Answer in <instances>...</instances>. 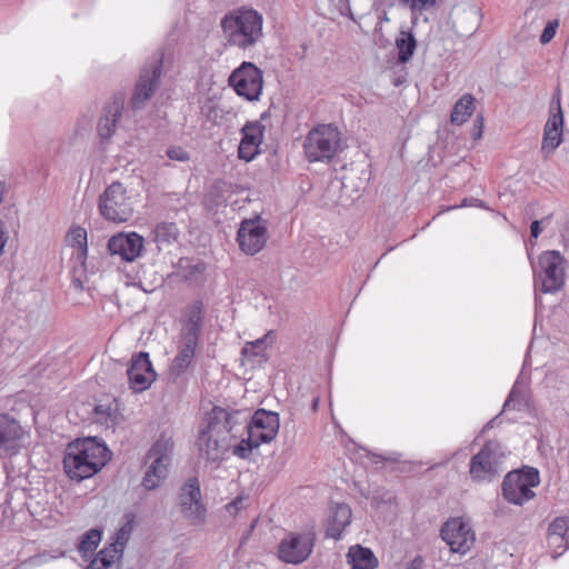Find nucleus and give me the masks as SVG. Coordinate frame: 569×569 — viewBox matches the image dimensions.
Returning <instances> with one entry per match:
<instances>
[{
	"mask_svg": "<svg viewBox=\"0 0 569 569\" xmlns=\"http://www.w3.org/2000/svg\"><path fill=\"white\" fill-rule=\"evenodd\" d=\"M249 412L213 407L202 423L197 446L208 461H217L231 447V441L244 430Z\"/></svg>",
	"mask_w": 569,
	"mask_h": 569,
	"instance_id": "nucleus-1",
	"label": "nucleus"
},
{
	"mask_svg": "<svg viewBox=\"0 0 569 569\" xmlns=\"http://www.w3.org/2000/svg\"><path fill=\"white\" fill-rule=\"evenodd\" d=\"M111 451L97 438L70 442L63 457V469L71 480L82 481L98 473L110 460Z\"/></svg>",
	"mask_w": 569,
	"mask_h": 569,
	"instance_id": "nucleus-2",
	"label": "nucleus"
},
{
	"mask_svg": "<svg viewBox=\"0 0 569 569\" xmlns=\"http://www.w3.org/2000/svg\"><path fill=\"white\" fill-rule=\"evenodd\" d=\"M262 16L253 9H241L227 13L221 28L227 41L240 49L253 47L262 38Z\"/></svg>",
	"mask_w": 569,
	"mask_h": 569,
	"instance_id": "nucleus-3",
	"label": "nucleus"
},
{
	"mask_svg": "<svg viewBox=\"0 0 569 569\" xmlns=\"http://www.w3.org/2000/svg\"><path fill=\"white\" fill-rule=\"evenodd\" d=\"M565 259L559 251H543L538 257V264L533 266L536 303L539 302V292L556 293L565 284Z\"/></svg>",
	"mask_w": 569,
	"mask_h": 569,
	"instance_id": "nucleus-4",
	"label": "nucleus"
},
{
	"mask_svg": "<svg viewBox=\"0 0 569 569\" xmlns=\"http://www.w3.org/2000/svg\"><path fill=\"white\" fill-rule=\"evenodd\" d=\"M172 450V436L162 432L144 456V465L150 461V465L144 471V490H154L167 479L171 465Z\"/></svg>",
	"mask_w": 569,
	"mask_h": 569,
	"instance_id": "nucleus-5",
	"label": "nucleus"
},
{
	"mask_svg": "<svg viewBox=\"0 0 569 569\" xmlns=\"http://www.w3.org/2000/svg\"><path fill=\"white\" fill-rule=\"evenodd\" d=\"M340 132L332 124H319L311 129L303 141V152L309 162H329L340 147Z\"/></svg>",
	"mask_w": 569,
	"mask_h": 569,
	"instance_id": "nucleus-6",
	"label": "nucleus"
},
{
	"mask_svg": "<svg viewBox=\"0 0 569 569\" xmlns=\"http://www.w3.org/2000/svg\"><path fill=\"white\" fill-rule=\"evenodd\" d=\"M506 458L501 443L497 440H489L475 455L469 465V473L473 481H491L502 471V462Z\"/></svg>",
	"mask_w": 569,
	"mask_h": 569,
	"instance_id": "nucleus-7",
	"label": "nucleus"
},
{
	"mask_svg": "<svg viewBox=\"0 0 569 569\" xmlns=\"http://www.w3.org/2000/svg\"><path fill=\"white\" fill-rule=\"evenodd\" d=\"M540 482L539 472L536 468L526 467L521 470L510 471L502 481L503 498L517 506H522L535 497L532 488Z\"/></svg>",
	"mask_w": 569,
	"mask_h": 569,
	"instance_id": "nucleus-8",
	"label": "nucleus"
},
{
	"mask_svg": "<svg viewBox=\"0 0 569 569\" xmlns=\"http://www.w3.org/2000/svg\"><path fill=\"white\" fill-rule=\"evenodd\" d=\"M177 506L191 525L201 526L207 519V508L202 501L200 482L197 477H190L180 487Z\"/></svg>",
	"mask_w": 569,
	"mask_h": 569,
	"instance_id": "nucleus-9",
	"label": "nucleus"
},
{
	"mask_svg": "<svg viewBox=\"0 0 569 569\" xmlns=\"http://www.w3.org/2000/svg\"><path fill=\"white\" fill-rule=\"evenodd\" d=\"M228 84L239 97L257 101L262 92L263 74L254 63L243 61L230 73Z\"/></svg>",
	"mask_w": 569,
	"mask_h": 569,
	"instance_id": "nucleus-10",
	"label": "nucleus"
},
{
	"mask_svg": "<svg viewBox=\"0 0 569 569\" xmlns=\"http://www.w3.org/2000/svg\"><path fill=\"white\" fill-rule=\"evenodd\" d=\"M99 211L106 220L114 223L126 222L132 217L133 208L120 182L110 184L99 197Z\"/></svg>",
	"mask_w": 569,
	"mask_h": 569,
	"instance_id": "nucleus-11",
	"label": "nucleus"
},
{
	"mask_svg": "<svg viewBox=\"0 0 569 569\" xmlns=\"http://www.w3.org/2000/svg\"><path fill=\"white\" fill-rule=\"evenodd\" d=\"M316 536L311 531L290 532L278 546V557L286 563L299 565L311 555Z\"/></svg>",
	"mask_w": 569,
	"mask_h": 569,
	"instance_id": "nucleus-12",
	"label": "nucleus"
},
{
	"mask_svg": "<svg viewBox=\"0 0 569 569\" xmlns=\"http://www.w3.org/2000/svg\"><path fill=\"white\" fill-rule=\"evenodd\" d=\"M441 539L452 552L466 553L475 543V532L462 518H450L440 529Z\"/></svg>",
	"mask_w": 569,
	"mask_h": 569,
	"instance_id": "nucleus-13",
	"label": "nucleus"
},
{
	"mask_svg": "<svg viewBox=\"0 0 569 569\" xmlns=\"http://www.w3.org/2000/svg\"><path fill=\"white\" fill-rule=\"evenodd\" d=\"M237 240L240 249L253 256L261 251L267 242V226L260 216L254 219H246L240 223L237 233Z\"/></svg>",
	"mask_w": 569,
	"mask_h": 569,
	"instance_id": "nucleus-14",
	"label": "nucleus"
},
{
	"mask_svg": "<svg viewBox=\"0 0 569 569\" xmlns=\"http://www.w3.org/2000/svg\"><path fill=\"white\" fill-rule=\"evenodd\" d=\"M279 415L273 411L258 409L252 417L249 416L244 430L250 432V437L261 443L272 441L279 431Z\"/></svg>",
	"mask_w": 569,
	"mask_h": 569,
	"instance_id": "nucleus-15",
	"label": "nucleus"
},
{
	"mask_svg": "<svg viewBox=\"0 0 569 569\" xmlns=\"http://www.w3.org/2000/svg\"><path fill=\"white\" fill-rule=\"evenodd\" d=\"M111 256H119L122 261L132 262L142 251V236L137 232H119L108 241Z\"/></svg>",
	"mask_w": 569,
	"mask_h": 569,
	"instance_id": "nucleus-16",
	"label": "nucleus"
},
{
	"mask_svg": "<svg viewBox=\"0 0 569 569\" xmlns=\"http://www.w3.org/2000/svg\"><path fill=\"white\" fill-rule=\"evenodd\" d=\"M264 126L259 121H248L241 129L242 138L238 148L240 159L249 162L259 153L263 140Z\"/></svg>",
	"mask_w": 569,
	"mask_h": 569,
	"instance_id": "nucleus-17",
	"label": "nucleus"
},
{
	"mask_svg": "<svg viewBox=\"0 0 569 569\" xmlns=\"http://www.w3.org/2000/svg\"><path fill=\"white\" fill-rule=\"evenodd\" d=\"M23 430L20 423L7 413H0V451L16 452Z\"/></svg>",
	"mask_w": 569,
	"mask_h": 569,
	"instance_id": "nucleus-18",
	"label": "nucleus"
},
{
	"mask_svg": "<svg viewBox=\"0 0 569 569\" xmlns=\"http://www.w3.org/2000/svg\"><path fill=\"white\" fill-rule=\"evenodd\" d=\"M122 108L123 103L119 100H113L103 108V113L99 119L97 128L101 142L109 141L113 136Z\"/></svg>",
	"mask_w": 569,
	"mask_h": 569,
	"instance_id": "nucleus-19",
	"label": "nucleus"
},
{
	"mask_svg": "<svg viewBox=\"0 0 569 569\" xmlns=\"http://www.w3.org/2000/svg\"><path fill=\"white\" fill-rule=\"evenodd\" d=\"M548 546L552 549L566 550L569 548V518L568 517H558L556 518L548 528ZM561 555V552H556L553 558H557Z\"/></svg>",
	"mask_w": 569,
	"mask_h": 569,
	"instance_id": "nucleus-20",
	"label": "nucleus"
},
{
	"mask_svg": "<svg viewBox=\"0 0 569 569\" xmlns=\"http://www.w3.org/2000/svg\"><path fill=\"white\" fill-rule=\"evenodd\" d=\"M197 346L198 341L181 337L178 353L174 357L172 365L170 367V375L172 377H180L192 365Z\"/></svg>",
	"mask_w": 569,
	"mask_h": 569,
	"instance_id": "nucleus-21",
	"label": "nucleus"
},
{
	"mask_svg": "<svg viewBox=\"0 0 569 569\" xmlns=\"http://www.w3.org/2000/svg\"><path fill=\"white\" fill-rule=\"evenodd\" d=\"M270 332L254 341H248L244 343L241 350V359L243 362L249 363L252 368L264 365L268 357V337Z\"/></svg>",
	"mask_w": 569,
	"mask_h": 569,
	"instance_id": "nucleus-22",
	"label": "nucleus"
},
{
	"mask_svg": "<svg viewBox=\"0 0 569 569\" xmlns=\"http://www.w3.org/2000/svg\"><path fill=\"white\" fill-rule=\"evenodd\" d=\"M169 59H166L162 50L158 51L150 62L148 76L144 74V101L148 100L160 87V79L163 69L168 67Z\"/></svg>",
	"mask_w": 569,
	"mask_h": 569,
	"instance_id": "nucleus-23",
	"label": "nucleus"
},
{
	"mask_svg": "<svg viewBox=\"0 0 569 569\" xmlns=\"http://www.w3.org/2000/svg\"><path fill=\"white\" fill-rule=\"evenodd\" d=\"M351 509L348 505L337 503L332 510V515L328 520L326 536L332 539H340L342 531L351 522Z\"/></svg>",
	"mask_w": 569,
	"mask_h": 569,
	"instance_id": "nucleus-24",
	"label": "nucleus"
},
{
	"mask_svg": "<svg viewBox=\"0 0 569 569\" xmlns=\"http://www.w3.org/2000/svg\"><path fill=\"white\" fill-rule=\"evenodd\" d=\"M139 515V507H137L136 510L126 511L122 516L120 528L117 530L112 538V542L109 545L110 547H114V549L118 550L121 555L131 537L134 526L137 525Z\"/></svg>",
	"mask_w": 569,
	"mask_h": 569,
	"instance_id": "nucleus-25",
	"label": "nucleus"
},
{
	"mask_svg": "<svg viewBox=\"0 0 569 569\" xmlns=\"http://www.w3.org/2000/svg\"><path fill=\"white\" fill-rule=\"evenodd\" d=\"M93 421L107 429H113L119 419V403L117 399L101 400L93 407Z\"/></svg>",
	"mask_w": 569,
	"mask_h": 569,
	"instance_id": "nucleus-26",
	"label": "nucleus"
},
{
	"mask_svg": "<svg viewBox=\"0 0 569 569\" xmlns=\"http://www.w3.org/2000/svg\"><path fill=\"white\" fill-rule=\"evenodd\" d=\"M347 558L352 569H376L378 566L375 553L360 545L350 547Z\"/></svg>",
	"mask_w": 569,
	"mask_h": 569,
	"instance_id": "nucleus-27",
	"label": "nucleus"
},
{
	"mask_svg": "<svg viewBox=\"0 0 569 569\" xmlns=\"http://www.w3.org/2000/svg\"><path fill=\"white\" fill-rule=\"evenodd\" d=\"M202 321L201 303L193 302L187 316L186 325L182 329L181 337L190 340L199 341V333Z\"/></svg>",
	"mask_w": 569,
	"mask_h": 569,
	"instance_id": "nucleus-28",
	"label": "nucleus"
},
{
	"mask_svg": "<svg viewBox=\"0 0 569 569\" xmlns=\"http://www.w3.org/2000/svg\"><path fill=\"white\" fill-rule=\"evenodd\" d=\"M475 98L470 93L463 94L453 106L451 111V122L460 126L468 121L473 112Z\"/></svg>",
	"mask_w": 569,
	"mask_h": 569,
	"instance_id": "nucleus-29",
	"label": "nucleus"
},
{
	"mask_svg": "<svg viewBox=\"0 0 569 569\" xmlns=\"http://www.w3.org/2000/svg\"><path fill=\"white\" fill-rule=\"evenodd\" d=\"M127 376L130 390L133 393L142 392V351L132 355Z\"/></svg>",
	"mask_w": 569,
	"mask_h": 569,
	"instance_id": "nucleus-30",
	"label": "nucleus"
},
{
	"mask_svg": "<svg viewBox=\"0 0 569 569\" xmlns=\"http://www.w3.org/2000/svg\"><path fill=\"white\" fill-rule=\"evenodd\" d=\"M178 237L179 230L177 224L173 222L159 223L153 230V240L160 250L177 241Z\"/></svg>",
	"mask_w": 569,
	"mask_h": 569,
	"instance_id": "nucleus-31",
	"label": "nucleus"
},
{
	"mask_svg": "<svg viewBox=\"0 0 569 569\" xmlns=\"http://www.w3.org/2000/svg\"><path fill=\"white\" fill-rule=\"evenodd\" d=\"M121 556L114 547L107 546L96 555L87 569H116V560L120 559Z\"/></svg>",
	"mask_w": 569,
	"mask_h": 569,
	"instance_id": "nucleus-32",
	"label": "nucleus"
},
{
	"mask_svg": "<svg viewBox=\"0 0 569 569\" xmlns=\"http://www.w3.org/2000/svg\"><path fill=\"white\" fill-rule=\"evenodd\" d=\"M396 47L398 49V61L407 63L415 53L417 41L411 32L401 31L396 39Z\"/></svg>",
	"mask_w": 569,
	"mask_h": 569,
	"instance_id": "nucleus-33",
	"label": "nucleus"
},
{
	"mask_svg": "<svg viewBox=\"0 0 569 569\" xmlns=\"http://www.w3.org/2000/svg\"><path fill=\"white\" fill-rule=\"evenodd\" d=\"M101 538L102 531L97 528H92L84 532L78 545V550L82 555V557H86L88 553L93 552L99 546Z\"/></svg>",
	"mask_w": 569,
	"mask_h": 569,
	"instance_id": "nucleus-34",
	"label": "nucleus"
},
{
	"mask_svg": "<svg viewBox=\"0 0 569 569\" xmlns=\"http://www.w3.org/2000/svg\"><path fill=\"white\" fill-rule=\"evenodd\" d=\"M527 407H528V399H527L526 392L522 389H520L518 387V385L516 383L512 387L511 391L509 392V396L503 403L501 412L507 411V410L521 411Z\"/></svg>",
	"mask_w": 569,
	"mask_h": 569,
	"instance_id": "nucleus-35",
	"label": "nucleus"
},
{
	"mask_svg": "<svg viewBox=\"0 0 569 569\" xmlns=\"http://www.w3.org/2000/svg\"><path fill=\"white\" fill-rule=\"evenodd\" d=\"M248 437L241 439L239 443L233 446L232 453L239 458L246 459L248 458L249 453L254 449L258 448L261 442H259L257 439H253V437H250V432H247Z\"/></svg>",
	"mask_w": 569,
	"mask_h": 569,
	"instance_id": "nucleus-36",
	"label": "nucleus"
},
{
	"mask_svg": "<svg viewBox=\"0 0 569 569\" xmlns=\"http://www.w3.org/2000/svg\"><path fill=\"white\" fill-rule=\"evenodd\" d=\"M561 133L562 132H551L550 130H545L541 152L548 157L561 142Z\"/></svg>",
	"mask_w": 569,
	"mask_h": 569,
	"instance_id": "nucleus-37",
	"label": "nucleus"
},
{
	"mask_svg": "<svg viewBox=\"0 0 569 569\" xmlns=\"http://www.w3.org/2000/svg\"><path fill=\"white\" fill-rule=\"evenodd\" d=\"M71 241L73 246L79 247V256H86L87 253V231L81 227H76L70 231Z\"/></svg>",
	"mask_w": 569,
	"mask_h": 569,
	"instance_id": "nucleus-38",
	"label": "nucleus"
},
{
	"mask_svg": "<svg viewBox=\"0 0 569 569\" xmlns=\"http://www.w3.org/2000/svg\"><path fill=\"white\" fill-rule=\"evenodd\" d=\"M557 110L558 112L552 114L551 118L546 123L545 130H550L551 132H562L563 118L560 107V98L557 99Z\"/></svg>",
	"mask_w": 569,
	"mask_h": 569,
	"instance_id": "nucleus-39",
	"label": "nucleus"
},
{
	"mask_svg": "<svg viewBox=\"0 0 569 569\" xmlns=\"http://www.w3.org/2000/svg\"><path fill=\"white\" fill-rule=\"evenodd\" d=\"M166 153L173 161L187 162L190 160V154L182 147H171Z\"/></svg>",
	"mask_w": 569,
	"mask_h": 569,
	"instance_id": "nucleus-40",
	"label": "nucleus"
},
{
	"mask_svg": "<svg viewBox=\"0 0 569 569\" xmlns=\"http://www.w3.org/2000/svg\"><path fill=\"white\" fill-rule=\"evenodd\" d=\"M157 373L152 368L149 353L144 352V390L150 388L151 383L156 380Z\"/></svg>",
	"mask_w": 569,
	"mask_h": 569,
	"instance_id": "nucleus-41",
	"label": "nucleus"
},
{
	"mask_svg": "<svg viewBox=\"0 0 569 569\" xmlns=\"http://www.w3.org/2000/svg\"><path fill=\"white\" fill-rule=\"evenodd\" d=\"M558 28V21L557 20H551V21H548L541 36H540V42L542 44H546L548 42H550L555 34H556V30Z\"/></svg>",
	"mask_w": 569,
	"mask_h": 569,
	"instance_id": "nucleus-42",
	"label": "nucleus"
},
{
	"mask_svg": "<svg viewBox=\"0 0 569 569\" xmlns=\"http://www.w3.org/2000/svg\"><path fill=\"white\" fill-rule=\"evenodd\" d=\"M131 107L134 111L142 108V76L137 80L134 93L131 98Z\"/></svg>",
	"mask_w": 569,
	"mask_h": 569,
	"instance_id": "nucleus-43",
	"label": "nucleus"
},
{
	"mask_svg": "<svg viewBox=\"0 0 569 569\" xmlns=\"http://www.w3.org/2000/svg\"><path fill=\"white\" fill-rule=\"evenodd\" d=\"M221 110L214 104H206L202 108L203 116L209 120L216 122L221 117Z\"/></svg>",
	"mask_w": 569,
	"mask_h": 569,
	"instance_id": "nucleus-44",
	"label": "nucleus"
},
{
	"mask_svg": "<svg viewBox=\"0 0 569 569\" xmlns=\"http://www.w3.org/2000/svg\"><path fill=\"white\" fill-rule=\"evenodd\" d=\"M412 10H421L427 4H433L436 0H403Z\"/></svg>",
	"mask_w": 569,
	"mask_h": 569,
	"instance_id": "nucleus-45",
	"label": "nucleus"
},
{
	"mask_svg": "<svg viewBox=\"0 0 569 569\" xmlns=\"http://www.w3.org/2000/svg\"><path fill=\"white\" fill-rule=\"evenodd\" d=\"M541 221L539 220H535L531 222V226H530V236L531 238H535L537 239L539 237V234L541 233Z\"/></svg>",
	"mask_w": 569,
	"mask_h": 569,
	"instance_id": "nucleus-46",
	"label": "nucleus"
},
{
	"mask_svg": "<svg viewBox=\"0 0 569 569\" xmlns=\"http://www.w3.org/2000/svg\"><path fill=\"white\" fill-rule=\"evenodd\" d=\"M8 237L3 222L0 220V256L3 252V248L7 243Z\"/></svg>",
	"mask_w": 569,
	"mask_h": 569,
	"instance_id": "nucleus-47",
	"label": "nucleus"
},
{
	"mask_svg": "<svg viewBox=\"0 0 569 569\" xmlns=\"http://www.w3.org/2000/svg\"><path fill=\"white\" fill-rule=\"evenodd\" d=\"M242 502L243 500L241 498H237L236 500L227 505V510L231 513L233 510H238L241 507Z\"/></svg>",
	"mask_w": 569,
	"mask_h": 569,
	"instance_id": "nucleus-48",
	"label": "nucleus"
},
{
	"mask_svg": "<svg viewBox=\"0 0 569 569\" xmlns=\"http://www.w3.org/2000/svg\"><path fill=\"white\" fill-rule=\"evenodd\" d=\"M483 119L481 116H478L475 120V127L478 128V132H473V137L477 139L481 136V128H482Z\"/></svg>",
	"mask_w": 569,
	"mask_h": 569,
	"instance_id": "nucleus-49",
	"label": "nucleus"
},
{
	"mask_svg": "<svg viewBox=\"0 0 569 569\" xmlns=\"http://www.w3.org/2000/svg\"><path fill=\"white\" fill-rule=\"evenodd\" d=\"M171 569H189V567L184 559H178L174 561Z\"/></svg>",
	"mask_w": 569,
	"mask_h": 569,
	"instance_id": "nucleus-50",
	"label": "nucleus"
},
{
	"mask_svg": "<svg viewBox=\"0 0 569 569\" xmlns=\"http://www.w3.org/2000/svg\"><path fill=\"white\" fill-rule=\"evenodd\" d=\"M422 563L421 557H416L410 565L407 567V569H420V566Z\"/></svg>",
	"mask_w": 569,
	"mask_h": 569,
	"instance_id": "nucleus-51",
	"label": "nucleus"
},
{
	"mask_svg": "<svg viewBox=\"0 0 569 569\" xmlns=\"http://www.w3.org/2000/svg\"><path fill=\"white\" fill-rule=\"evenodd\" d=\"M498 418H499V416H496L489 422H487V425L483 427L482 431H486L489 428H493Z\"/></svg>",
	"mask_w": 569,
	"mask_h": 569,
	"instance_id": "nucleus-52",
	"label": "nucleus"
},
{
	"mask_svg": "<svg viewBox=\"0 0 569 569\" xmlns=\"http://www.w3.org/2000/svg\"><path fill=\"white\" fill-rule=\"evenodd\" d=\"M4 192H6V184H4V182L0 181V203L3 200Z\"/></svg>",
	"mask_w": 569,
	"mask_h": 569,
	"instance_id": "nucleus-53",
	"label": "nucleus"
},
{
	"mask_svg": "<svg viewBox=\"0 0 569 569\" xmlns=\"http://www.w3.org/2000/svg\"><path fill=\"white\" fill-rule=\"evenodd\" d=\"M64 556V552H60L59 553V557H63ZM41 558L44 559V561L49 560V559H54V558H58V556H48L46 553L41 555Z\"/></svg>",
	"mask_w": 569,
	"mask_h": 569,
	"instance_id": "nucleus-54",
	"label": "nucleus"
},
{
	"mask_svg": "<svg viewBox=\"0 0 569 569\" xmlns=\"http://www.w3.org/2000/svg\"><path fill=\"white\" fill-rule=\"evenodd\" d=\"M319 405V398H315L312 401V410L317 411Z\"/></svg>",
	"mask_w": 569,
	"mask_h": 569,
	"instance_id": "nucleus-55",
	"label": "nucleus"
}]
</instances>
